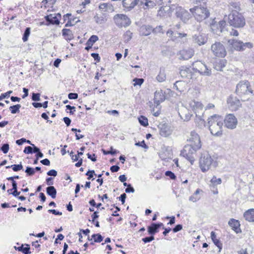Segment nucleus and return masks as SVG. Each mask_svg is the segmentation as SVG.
Wrapping results in <instances>:
<instances>
[{
    "label": "nucleus",
    "mask_w": 254,
    "mask_h": 254,
    "mask_svg": "<svg viewBox=\"0 0 254 254\" xmlns=\"http://www.w3.org/2000/svg\"><path fill=\"white\" fill-rule=\"evenodd\" d=\"M190 137L188 140L190 142V144H187L181 151V155L188 159L191 164H193L194 161V155L196 151L200 148L201 143L199 135L194 131H191Z\"/></svg>",
    "instance_id": "1"
},
{
    "label": "nucleus",
    "mask_w": 254,
    "mask_h": 254,
    "mask_svg": "<svg viewBox=\"0 0 254 254\" xmlns=\"http://www.w3.org/2000/svg\"><path fill=\"white\" fill-rule=\"evenodd\" d=\"M209 129L211 133L215 136L222 134L223 118L217 115H214L207 119Z\"/></svg>",
    "instance_id": "2"
},
{
    "label": "nucleus",
    "mask_w": 254,
    "mask_h": 254,
    "mask_svg": "<svg viewBox=\"0 0 254 254\" xmlns=\"http://www.w3.org/2000/svg\"><path fill=\"white\" fill-rule=\"evenodd\" d=\"M250 87V82L246 80L240 81L237 84L236 93L242 101L248 100L250 97L253 96V90Z\"/></svg>",
    "instance_id": "3"
},
{
    "label": "nucleus",
    "mask_w": 254,
    "mask_h": 254,
    "mask_svg": "<svg viewBox=\"0 0 254 254\" xmlns=\"http://www.w3.org/2000/svg\"><path fill=\"white\" fill-rule=\"evenodd\" d=\"M228 22L230 26L236 28H241L245 25L244 16L236 10L232 11L228 16Z\"/></svg>",
    "instance_id": "4"
},
{
    "label": "nucleus",
    "mask_w": 254,
    "mask_h": 254,
    "mask_svg": "<svg viewBox=\"0 0 254 254\" xmlns=\"http://www.w3.org/2000/svg\"><path fill=\"white\" fill-rule=\"evenodd\" d=\"M192 15L198 21H201L209 16L210 12L207 7L202 6H196L190 9Z\"/></svg>",
    "instance_id": "5"
},
{
    "label": "nucleus",
    "mask_w": 254,
    "mask_h": 254,
    "mask_svg": "<svg viewBox=\"0 0 254 254\" xmlns=\"http://www.w3.org/2000/svg\"><path fill=\"white\" fill-rule=\"evenodd\" d=\"M212 159L207 153L202 154L199 160V166L201 171L205 172L208 171L212 164Z\"/></svg>",
    "instance_id": "6"
},
{
    "label": "nucleus",
    "mask_w": 254,
    "mask_h": 254,
    "mask_svg": "<svg viewBox=\"0 0 254 254\" xmlns=\"http://www.w3.org/2000/svg\"><path fill=\"white\" fill-rule=\"evenodd\" d=\"M211 50L216 57L223 58L226 55L225 47L220 42H216L213 44L211 45Z\"/></svg>",
    "instance_id": "7"
},
{
    "label": "nucleus",
    "mask_w": 254,
    "mask_h": 254,
    "mask_svg": "<svg viewBox=\"0 0 254 254\" xmlns=\"http://www.w3.org/2000/svg\"><path fill=\"white\" fill-rule=\"evenodd\" d=\"M114 20L116 24L119 27H126L131 23L130 19L123 14H117L114 16Z\"/></svg>",
    "instance_id": "8"
},
{
    "label": "nucleus",
    "mask_w": 254,
    "mask_h": 254,
    "mask_svg": "<svg viewBox=\"0 0 254 254\" xmlns=\"http://www.w3.org/2000/svg\"><path fill=\"white\" fill-rule=\"evenodd\" d=\"M223 123H225V126L227 128L233 129L236 127L238 124V121L233 114H230L227 115L225 119H223Z\"/></svg>",
    "instance_id": "9"
},
{
    "label": "nucleus",
    "mask_w": 254,
    "mask_h": 254,
    "mask_svg": "<svg viewBox=\"0 0 254 254\" xmlns=\"http://www.w3.org/2000/svg\"><path fill=\"white\" fill-rule=\"evenodd\" d=\"M227 25L225 20L220 21L217 24L212 21V23H210V26L212 31L217 34H220V33L224 32L225 31V27Z\"/></svg>",
    "instance_id": "10"
},
{
    "label": "nucleus",
    "mask_w": 254,
    "mask_h": 254,
    "mask_svg": "<svg viewBox=\"0 0 254 254\" xmlns=\"http://www.w3.org/2000/svg\"><path fill=\"white\" fill-rule=\"evenodd\" d=\"M176 15L184 23H187L192 15L191 13H190L188 10L182 8H179L177 9Z\"/></svg>",
    "instance_id": "11"
},
{
    "label": "nucleus",
    "mask_w": 254,
    "mask_h": 254,
    "mask_svg": "<svg viewBox=\"0 0 254 254\" xmlns=\"http://www.w3.org/2000/svg\"><path fill=\"white\" fill-rule=\"evenodd\" d=\"M228 107L231 111H237L241 106L240 100L233 96H229L227 100Z\"/></svg>",
    "instance_id": "12"
},
{
    "label": "nucleus",
    "mask_w": 254,
    "mask_h": 254,
    "mask_svg": "<svg viewBox=\"0 0 254 254\" xmlns=\"http://www.w3.org/2000/svg\"><path fill=\"white\" fill-rule=\"evenodd\" d=\"M180 74L183 78L191 79L194 75V72L192 68L184 66L181 67Z\"/></svg>",
    "instance_id": "13"
},
{
    "label": "nucleus",
    "mask_w": 254,
    "mask_h": 254,
    "mask_svg": "<svg viewBox=\"0 0 254 254\" xmlns=\"http://www.w3.org/2000/svg\"><path fill=\"white\" fill-rule=\"evenodd\" d=\"M160 134L163 137H166L171 134L173 129L168 124H163L158 126Z\"/></svg>",
    "instance_id": "14"
},
{
    "label": "nucleus",
    "mask_w": 254,
    "mask_h": 254,
    "mask_svg": "<svg viewBox=\"0 0 254 254\" xmlns=\"http://www.w3.org/2000/svg\"><path fill=\"white\" fill-rule=\"evenodd\" d=\"M207 41V37L205 34L198 33L192 36V41L199 46L204 45Z\"/></svg>",
    "instance_id": "15"
},
{
    "label": "nucleus",
    "mask_w": 254,
    "mask_h": 254,
    "mask_svg": "<svg viewBox=\"0 0 254 254\" xmlns=\"http://www.w3.org/2000/svg\"><path fill=\"white\" fill-rule=\"evenodd\" d=\"M165 100V96L162 90H157L154 93V103L157 107L161 103Z\"/></svg>",
    "instance_id": "16"
},
{
    "label": "nucleus",
    "mask_w": 254,
    "mask_h": 254,
    "mask_svg": "<svg viewBox=\"0 0 254 254\" xmlns=\"http://www.w3.org/2000/svg\"><path fill=\"white\" fill-rule=\"evenodd\" d=\"M228 224L236 233L241 232L240 228V224L238 220L233 218L231 219L228 222Z\"/></svg>",
    "instance_id": "17"
},
{
    "label": "nucleus",
    "mask_w": 254,
    "mask_h": 254,
    "mask_svg": "<svg viewBox=\"0 0 254 254\" xmlns=\"http://www.w3.org/2000/svg\"><path fill=\"white\" fill-rule=\"evenodd\" d=\"M45 20L48 23L47 25H58L60 24V20L57 16H55L53 14H50L45 17Z\"/></svg>",
    "instance_id": "18"
},
{
    "label": "nucleus",
    "mask_w": 254,
    "mask_h": 254,
    "mask_svg": "<svg viewBox=\"0 0 254 254\" xmlns=\"http://www.w3.org/2000/svg\"><path fill=\"white\" fill-rule=\"evenodd\" d=\"M152 32V26L149 25H142L140 28V34L142 36H148Z\"/></svg>",
    "instance_id": "19"
},
{
    "label": "nucleus",
    "mask_w": 254,
    "mask_h": 254,
    "mask_svg": "<svg viewBox=\"0 0 254 254\" xmlns=\"http://www.w3.org/2000/svg\"><path fill=\"white\" fill-rule=\"evenodd\" d=\"M244 217L249 222H254V208H251L245 211L244 213Z\"/></svg>",
    "instance_id": "20"
},
{
    "label": "nucleus",
    "mask_w": 254,
    "mask_h": 254,
    "mask_svg": "<svg viewBox=\"0 0 254 254\" xmlns=\"http://www.w3.org/2000/svg\"><path fill=\"white\" fill-rule=\"evenodd\" d=\"M228 43L237 51H242V41L235 39H230Z\"/></svg>",
    "instance_id": "21"
},
{
    "label": "nucleus",
    "mask_w": 254,
    "mask_h": 254,
    "mask_svg": "<svg viewBox=\"0 0 254 254\" xmlns=\"http://www.w3.org/2000/svg\"><path fill=\"white\" fill-rule=\"evenodd\" d=\"M199 73L203 76H210L212 74L211 68L205 64L203 67L199 70Z\"/></svg>",
    "instance_id": "22"
},
{
    "label": "nucleus",
    "mask_w": 254,
    "mask_h": 254,
    "mask_svg": "<svg viewBox=\"0 0 254 254\" xmlns=\"http://www.w3.org/2000/svg\"><path fill=\"white\" fill-rule=\"evenodd\" d=\"M211 238L214 244L219 248V252H220L222 248V244L218 239H216V236L214 231L211 232Z\"/></svg>",
    "instance_id": "23"
},
{
    "label": "nucleus",
    "mask_w": 254,
    "mask_h": 254,
    "mask_svg": "<svg viewBox=\"0 0 254 254\" xmlns=\"http://www.w3.org/2000/svg\"><path fill=\"white\" fill-rule=\"evenodd\" d=\"M46 193L52 198H55L56 197L57 190L53 186H49L46 188Z\"/></svg>",
    "instance_id": "24"
},
{
    "label": "nucleus",
    "mask_w": 254,
    "mask_h": 254,
    "mask_svg": "<svg viewBox=\"0 0 254 254\" xmlns=\"http://www.w3.org/2000/svg\"><path fill=\"white\" fill-rule=\"evenodd\" d=\"M148 233L149 235H154L159 232L157 228L156 223H152L149 226L147 227Z\"/></svg>",
    "instance_id": "25"
},
{
    "label": "nucleus",
    "mask_w": 254,
    "mask_h": 254,
    "mask_svg": "<svg viewBox=\"0 0 254 254\" xmlns=\"http://www.w3.org/2000/svg\"><path fill=\"white\" fill-rule=\"evenodd\" d=\"M227 64V61L225 59L219 60V62H217L215 65V69L217 70L221 71L223 67H224Z\"/></svg>",
    "instance_id": "26"
},
{
    "label": "nucleus",
    "mask_w": 254,
    "mask_h": 254,
    "mask_svg": "<svg viewBox=\"0 0 254 254\" xmlns=\"http://www.w3.org/2000/svg\"><path fill=\"white\" fill-rule=\"evenodd\" d=\"M62 34L67 40H70L73 38L72 32L68 29H63Z\"/></svg>",
    "instance_id": "27"
},
{
    "label": "nucleus",
    "mask_w": 254,
    "mask_h": 254,
    "mask_svg": "<svg viewBox=\"0 0 254 254\" xmlns=\"http://www.w3.org/2000/svg\"><path fill=\"white\" fill-rule=\"evenodd\" d=\"M26 247H23V245L18 247H14L15 250H18L19 252L23 253L24 254H30L31 252L30 251V245L25 244Z\"/></svg>",
    "instance_id": "28"
},
{
    "label": "nucleus",
    "mask_w": 254,
    "mask_h": 254,
    "mask_svg": "<svg viewBox=\"0 0 254 254\" xmlns=\"http://www.w3.org/2000/svg\"><path fill=\"white\" fill-rule=\"evenodd\" d=\"M205 64L204 63L201 62V61H196L192 64V69L193 71H195L196 72H198L199 73V70H200L202 67H203V65Z\"/></svg>",
    "instance_id": "29"
},
{
    "label": "nucleus",
    "mask_w": 254,
    "mask_h": 254,
    "mask_svg": "<svg viewBox=\"0 0 254 254\" xmlns=\"http://www.w3.org/2000/svg\"><path fill=\"white\" fill-rule=\"evenodd\" d=\"M201 191H202L201 190H200L199 189H197L195 190L194 193L189 197V200L192 202H196V201L199 200L200 199V197L198 195V194H199L200 192H201Z\"/></svg>",
    "instance_id": "30"
},
{
    "label": "nucleus",
    "mask_w": 254,
    "mask_h": 254,
    "mask_svg": "<svg viewBox=\"0 0 254 254\" xmlns=\"http://www.w3.org/2000/svg\"><path fill=\"white\" fill-rule=\"evenodd\" d=\"M156 6V3L153 1L150 0H146L144 2V5L143 8L144 10L152 8Z\"/></svg>",
    "instance_id": "31"
},
{
    "label": "nucleus",
    "mask_w": 254,
    "mask_h": 254,
    "mask_svg": "<svg viewBox=\"0 0 254 254\" xmlns=\"http://www.w3.org/2000/svg\"><path fill=\"white\" fill-rule=\"evenodd\" d=\"M166 74L164 69L160 68V72L158 75L156 76V79L159 82H163L166 79Z\"/></svg>",
    "instance_id": "32"
},
{
    "label": "nucleus",
    "mask_w": 254,
    "mask_h": 254,
    "mask_svg": "<svg viewBox=\"0 0 254 254\" xmlns=\"http://www.w3.org/2000/svg\"><path fill=\"white\" fill-rule=\"evenodd\" d=\"M21 106L20 104H16L13 106H11L9 108V110L10 111L11 113L12 114H15L16 113H19L20 112V108Z\"/></svg>",
    "instance_id": "33"
},
{
    "label": "nucleus",
    "mask_w": 254,
    "mask_h": 254,
    "mask_svg": "<svg viewBox=\"0 0 254 254\" xmlns=\"http://www.w3.org/2000/svg\"><path fill=\"white\" fill-rule=\"evenodd\" d=\"M94 18L96 23H97L98 24H103L105 21V17L103 14L100 15L96 14V15H95Z\"/></svg>",
    "instance_id": "34"
},
{
    "label": "nucleus",
    "mask_w": 254,
    "mask_h": 254,
    "mask_svg": "<svg viewBox=\"0 0 254 254\" xmlns=\"http://www.w3.org/2000/svg\"><path fill=\"white\" fill-rule=\"evenodd\" d=\"M222 182L220 178L217 179L215 176H213L210 181V186L214 187L215 186L220 184Z\"/></svg>",
    "instance_id": "35"
},
{
    "label": "nucleus",
    "mask_w": 254,
    "mask_h": 254,
    "mask_svg": "<svg viewBox=\"0 0 254 254\" xmlns=\"http://www.w3.org/2000/svg\"><path fill=\"white\" fill-rule=\"evenodd\" d=\"M99 8L100 9H105V10H113V6L108 3H103L102 4H100L99 6Z\"/></svg>",
    "instance_id": "36"
},
{
    "label": "nucleus",
    "mask_w": 254,
    "mask_h": 254,
    "mask_svg": "<svg viewBox=\"0 0 254 254\" xmlns=\"http://www.w3.org/2000/svg\"><path fill=\"white\" fill-rule=\"evenodd\" d=\"M138 121L140 124L143 127H146L148 125L147 118L143 116H140L138 117Z\"/></svg>",
    "instance_id": "37"
},
{
    "label": "nucleus",
    "mask_w": 254,
    "mask_h": 254,
    "mask_svg": "<svg viewBox=\"0 0 254 254\" xmlns=\"http://www.w3.org/2000/svg\"><path fill=\"white\" fill-rule=\"evenodd\" d=\"M92 239H94V242L96 243H100L103 240V237L99 233L94 234L92 235Z\"/></svg>",
    "instance_id": "38"
},
{
    "label": "nucleus",
    "mask_w": 254,
    "mask_h": 254,
    "mask_svg": "<svg viewBox=\"0 0 254 254\" xmlns=\"http://www.w3.org/2000/svg\"><path fill=\"white\" fill-rule=\"evenodd\" d=\"M182 57L184 60H188L192 57L193 56L192 52L189 51V53L187 51H183L182 52Z\"/></svg>",
    "instance_id": "39"
},
{
    "label": "nucleus",
    "mask_w": 254,
    "mask_h": 254,
    "mask_svg": "<svg viewBox=\"0 0 254 254\" xmlns=\"http://www.w3.org/2000/svg\"><path fill=\"white\" fill-rule=\"evenodd\" d=\"M30 30H31V29L30 27H27L25 29L24 32L23 33V37H22V40H23V42H25L28 40V37L29 36V35L30 34Z\"/></svg>",
    "instance_id": "40"
},
{
    "label": "nucleus",
    "mask_w": 254,
    "mask_h": 254,
    "mask_svg": "<svg viewBox=\"0 0 254 254\" xmlns=\"http://www.w3.org/2000/svg\"><path fill=\"white\" fill-rule=\"evenodd\" d=\"M98 37L96 35H92L86 42L89 45H93L96 41L98 40Z\"/></svg>",
    "instance_id": "41"
},
{
    "label": "nucleus",
    "mask_w": 254,
    "mask_h": 254,
    "mask_svg": "<svg viewBox=\"0 0 254 254\" xmlns=\"http://www.w3.org/2000/svg\"><path fill=\"white\" fill-rule=\"evenodd\" d=\"M25 172L28 176H32L35 174V169L31 167L27 166L26 168Z\"/></svg>",
    "instance_id": "42"
},
{
    "label": "nucleus",
    "mask_w": 254,
    "mask_h": 254,
    "mask_svg": "<svg viewBox=\"0 0 254 254\" xmlns=\"http://www.w3.org/2000/svg\"><path fill=\"white\" fill-rule=\"evenodd\" d=\"M14 172H18L23 169V166L20 163L19 164H14L10 166Z\"/></svg>",
    "instance_id": "43"
},
{
    "label": "nucleus",
    "mask_w": 254,
    "mask_h": 254,
    "mask_svg": "<svg viewBox=\"0 0 254 254\" xmlns=\"http://www.w3.org/2000/svg\"><path fill=\"white\" fill-rule=\"evenodd\" d=\"M253 47V44L250 42L244 43L242 42V51L246 50L247 49H251Z\"/></svg>",
    "instance_id": "44"
},
{
    "label": "nucleus",
    "mask_w": 254,
    "mask_h": 254,
    "mask_svg": "<svg viewBox=\"0 0 254 254\" xmlns=\"http://www.w3.org/2000/svg\"><path fill=\"white\" fill-rule=\"evenodd\" d=\"M85 175L88 176V178H87L88 180L92 179V180H94L95 179L93 178V176L96 175V174H95V171L94 170H89L85 174Z\"/></svg>",
    "instance_id": "45"
},
{
    "label": "nucleus",
    "mask_w": 254,
    "mask_h": 254,
    "mask_svg": "<svg viewBox=\"0 0 254 254\" xmlns=\"http://www.w3.org/2000/svg\"><path fill=\"white\" fill-rule=\"evenodd\" d=\"M9 149V145L8 143L3 144L1 147L0 148V150L4 154L8 152Z\"/></svg>",
    "instance_id": "46"
},
{
    "label": "nucleus",
    "mask_w": 254,
    "mask_h": 254,
    "mask_svg": "<svg viewBox=\"0 0 254 254\" xmlns=\"http://www.w3.org/2000/svg\"><path fill=\"white\" fill-rule=\"evenodd\" d=\"M152 32L155 34L158 33H163L164 32L163 31L162 26L160 25L156 26L155 28L152 27Z\"/></svg>",
    "instance_id": "47"
},
{
    "label": "nucleus",
    "mask_w": 254,
    "mask_h": 254,
    "mask_svg": "<svg viewBox=\"0 0 254 254\" xmlns=\"http://www.w3.org/2000/svg\"><path fill=\"white\" fill-rule=\"evenodd\" d=\"M133 81L134 82L133 83L134 86H136L137 85L141 86V84L144 82V79L143 78H135L133 79Z\"/></svg>",
    "instance_id": "48"
},
{
    "label": "nucleus",
    "mask_w": 254,
    "mask_h": 254,
    "mask_svg": "<svg viewBox=\"0 0 254 254\" xmlns=\"http://www.w3.org/2000/svg\"><path fill=\"white\" fill-rule=\"evenodd\" d=\"M31 99L33 101H40L41 100L40 94L39 93H33Z\"/></svg>",
    "instance_id": "49"
},
{
    "label": "nucleus",
    "mask_w": 254,
    "mask_h": 254,
    "mask_svg": "<svg viewBox=\"0 0 254 254\" xmlns=\"http://www.w3.org/2000/svg\"><path fill=\"white\" fill-rule=\"evenodd\" d=\"M150 236L149 237H146L142 239V241L144 243H149L152 241L154 240L155 238L154 236L152 235H150Z\"/></svg>",
    "instance_id": "50"
},
{
    "label": "nucleus",
    "mask_w": 254,
    "mask_h": 254,
    "mask_svg": "<svg viewBox=\"0 0 254 254\" xmlns=\"http://www.w3.org/2000/svg\"><path fill=\"white\" fill-rule=\"evenodd\" d=\"M12 93V91L9 90L6 93H2L0 95V101L5 98H8Z\"/></svg>",
    "instance_id": "51"
},
{
    "label": "nucleus",
    "mask_w": 254,
    "mask_h": 254,
    "mask_svg": "<svg viewBox=\"0 0 254 254\" xmlns=\"http://www.w3.org/2000/svg\"><path fill=\"white\" fill-rule=\"evenodd\" d=\"M132 33L130 31L128 30L126 31L124 35L125 40L128 42L132 38Z\"/></svg>",
    "instance_id": "52"
},
{
    "label": "nucleus",
    "mask_w": 254,
    "mask_h": 254,
    "mask_svg": "<svg viewBox=\"0 0 254 254\" xmlns=\"http://www.w3.org/2000/svg\"><path fill=\"white\" fill-rule=\"evenodd\" d=\"M165 175L169 177L171 180H174L176 179V176L174 173L170 171H167L165 173Z\"/></svg>",
    "instance_id": "53"
},
{
    "label": "nucleus",
    "mask_w": 254,
    "mask_h": 254,
    "mask_svg": "<svg viewBox=\"0 0 254 254\" xmlns=\"http://www.w3.org/2000/svg\"><path fill=\"white\" fill-rule=\"evenodd\" d=\"M23 152L25 154H32L33 153V146H27L25 147Z\"/></svg>",
    "instance_id": "54"
},
{
    "label": "nucleus",
    "mask_w": 254,
    "mask_h": 254,
    "mask_svg": "<svg viewBox=\"0 0 254 254\" xmlns=\"http://www.w3.org/2000/svg\"><path fill=\"white\" fill-rule=\"evenodd\" d=\"M125 191L126 193H133L134 192L135 190L131 185L130 184H128L127 188L125 189Z\"/></svg>",
    "instance_id": "55"
},
{
    "label": "nucleus",
    "mask_w": 254,
    "mask_h": 254,
    "mask_svg": "<svg viewBox=\"0 0 254 254\" xmlns=\"http://www.w3.org/2000/svg\"><path fill=\"white\" fill-rule=\"evenodd\" d=\"M99 211H96L93 212V213L91 215V221L92 223H94L96 219L99 218V215H98Z\"/></svg>",
    "instance_id": "56"
},
{
    "label": "nucleus",
    "mask_w": 254,
    "mask_h": 254,
    "mask_svg": "<svg viewBox=\"0 0 254 254\" xmlns=\"http://www.w3.org/2000/svg\"><path fill=\"white\" fill-rule=\"evenodd\" d=\"M179 115L180 116V117H181V118L184 120L185 121H188L189 120H190V117L191 116V115L189 113V112L188 111H187V113H186L185 114V116L184 117H183L182 115H180V114L179 113Z\"/></svg>",
    "instance_id": "57"
},
{
    "label": "nucleus",
    "mask_w": 254,
    "mask_h": 254,
    "mask_svg": "<svg viewBox=\"0 0 254 254\" xmlns=\"http://www.w3.org/2000/svg\"><path fill=\"white\" fill-rule=\"evenodd\" d=\"M183 229V225L182 224H178L175 226V227L173 228L172 230L174 233H177L179 231H180Z\"/></svg>",
    "instance_id": "58"
},
{
    "label": "nucleus",
    "mask_w": 254,
    "mask_h": 254,
    "mask_svg": "<svg viewBox=\"0 0 254 254\" xmlns=\"http://www.w3.org/2000/svg\"><path fill=\"white\" fill-rule=\"evenodd\" d=\"M66 109L69 110V113L71 115L74 114V112L75 111V107L74 106H71L69 105H66L65 106Z\"/></svg>",
    "instance_id": "59"
},
{
    "label": "nucleus",
    "mask_w": 254,
    "mask_h": 254,
    "mask_svg": "<svg viewBox=\"0 0 254 254\" xmlns=\"http://www.w3.org/2000/svg\"><path fill=\"white\" fill-rule=\"evenodd\" d=\"M47 175H48L49 176H53L55 177L57 176L58 173L56 170L52 169V170L49 171L47 173Z\"/></svg>",
    "instance_id": "60"
},
{
    "label": "nucleus",
    "mask_w": 254,
    "mask_h": 254,
    "mask_svg": "<svg viewBox=\"0 0 254 254\" xmlns=\"http://www.w3.org/2000/svg\"><path fill=\"white\" fill-rule=\"evenodd\" d=\"M91 56L97 62L100 61V57L98 53H93L91 54Z\"/></svg>",
    "instance_id": "61"
},
{
    "label": "nucleus",
    "mask_w": 254,
    "mask_h": 254,
    "mask_svg": "<svg viewBox=\"0 0 254 254\" xmlns=\"http://www.w3.org/2000/svg\"><path fill=\"white\" fill-rule=\"evenodd\" d=\"M68 98L69 99H76L78 98V94L76 93H69L68 94Z\"/></svg>",
    "instance_id": "62"
},
{
    "label": "nucleus",
    "mask_w": 254,
    "mask_h": 254,
    "mask_svg": "<svg viewBox=\"0 0 254 254\" xmlns=\"http://www.w3.org/2000/svg\"><path fill=\"white\" fill-rule=\"evenodd\" d=\"M135 145L137 146H141V147H143L144 148H148L147 145L145 144V141L144 140H143L141 142H136L135 143Z\"/></svg>",
    "instance_id": "63"
},
{
    "label": "nucleus",
    "mask_w": 254,
    "mask_h": 254,
    "mask_svg": "<svg viewBox=\"0 0 254 254\" xmlns=\"http://www.w3.org/2000/svg\"><path fill=\"white\" fill-rule=\"evenodd\" d=\"M126 197V194L125 193H123L120 195L119 197H118V198L121 201L122 203L123 204L125 202Z\"/></svg>",
    "instance_id": "64"
}]
</instances>
